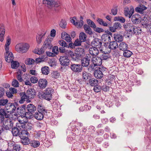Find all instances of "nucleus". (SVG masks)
Returning a JSON list of instances; mask_svg holds the SVG:
<instances>
[{"instance_id":"18","label":"nucleus","mask_w":151,"mask_h":151,"mask_svg":"<svg viewBox=\"0 0 151 151\" xmlns=\"http://www.w3.org/2000/svg\"><path fill=\"white\" fill-rule=\"evenodd\" d=\"M20 96L21 97V100L19 101V102L20 103H22L25 101H26L28 102H31V100H30L28 98L26 95V93L25 92L21 93L19 94Z\"/></svg>"},{"instance_id":"20","label":"nucleus","mask_w":151,"mask_h":151,"mask_svg":"<svg viewBox=\"0 0 151 151\" xmlns=\"http://www.w3.org/2000/svg\"><path fill=\"white\" fill-rule=\"evenodd\" d=\"M5 29L3 24L0 25V41L2 42L4 39Z\"/></svg>"},{"instance_id":"59","label":"nucleus","mask_w":151,"mask_h":151,"mask_svg":"<svg viewBox=\"0 0 151 151\" xmlns=\"http://www.w3.org/2000/svg\"><path fill=\"white\" fill-rule=\"evenodd\" d=\"M59 43L60 45L62 47H67V43L63 40H60L59 41Z\"/></svg>"},{"instance_id":"27","label":"nucleus","mask_w":151,"mask_h":151,"mask_svg":"<svg viewBox=\"0 0 151 151\" xmlns=\"http://www.w3.org/2000/svg\"><path fill=\"white\" fill-rule=\"evenodd\" d=\"M44 114H45L37 111L35 113L34 116L35 118L37 120H41L44 118Z\"/></svg>"},{"instance_id":"11","label":"nucleus","mask_w":151,"mask_h":151,"mask_svg":"<svg viewBox=\"0 0 151 151\" xmlns=\"http://www.w3.org/2000/svg\"><path fill=\"white\" fill-rule=\"evenodd\" d=\"M68 53L72 59L75 61H77L79 60L80 57L81 56V54L80 52H74L70 50L68 51Z\"/></svg>"},{"instance_id":"40","label":"nucleus","mask_w":151,"mask_h":151,"mask_svg":"<svg viewBox=\"0 0 151 151\" xmlns=\"http://www.w3.org/2000/svg\"><path fill=\"white\" fill-rule=\"evenodd\" d=\"M91 74L88 73L86 71H84L82 73V78L83 80L85 81L88 80V79H90L91 78Z\"/></svg>"},{"instance_id":"2","label":"nucleus","mask_w":151,"mask_h":151,"mask_svg":"<svg viewBox=\"0 0 151 151\" xmlns=\"http://www.w3.org/2000/svg\"><path fill=\"white\" fill-rule=\"evenodd\" d=\"M29 47V45L27 44L20 43L16 45L15 48L18 52L24 53L27 51Z\"/></svg>"},{"instance_id":"15","label":"nucleus","mask_w":151,"mask_h":151,"mask_svg":"<svg viewBox=\"0 0 151 151\" xmlns=\"http://www.w3.org/2000/svg\"><path fill=\"white\" fill-rule=\"evenodd\" d=\"M102 42L101 40L98 38H95L91 42V45L95 47L100 48L101 47Z\"/></svg>"},{"instance_id":"58","label":"nucleus","mask_w":151,"mask_h":151,"mask_svg":"<svg viewBox=\"0 0 151 151\" xmlns=\"http://www.w3.org/2000/svg\"><path fill=\"white\" fill-rule=\"evenodd\" d=\"M12 85L14 87H17L19 86V82L16 80L14 79L12 83Z\"/></svg>"},{"instance_id":"13","label":"nucleus","mask_w":151,"mask_h":151,"mask_svg":"<svg viewBox=\"0 0 151 151\" xmlns=\"http://www.w3.org/2000/svg\"><path fill=\"white\" fill-rule=\"evenodd\" d=\"M5 53V58L6 61L8 63H10L13 60L14 56L13 53L11 52H9V50H6Z\"/></svg>"},{"instance_id":"43","label":"nucleus","mask_w":151,"mask_h":151,"mask_svg":"<svg viewBox=\"0 0 151 151\" xmlns=\"http://www.w3.org/2000/svg\"><path fill=\"white\" fill-rule=\"evenodd\" d=\"M11 38L9 36H8L7 38L6 39V42L5 45V50H9V46L11 43Z\"/></svg>"},{"instance_id":"21","label":"nucleus","mask_w":151,"mask_h":151,"mask_svg":"<svg viewBox=\"0 0 151 151\" xmlns=\"http://www.w3.org/2000/svg\"><path fill=\"white\" fill-rule=\"evenodd\" d=\"M38 84L40 88H44L47 86V81L45 79H41L38 81Z\"/></svg>"},{"instance_id":"54","label":"nucleus","mask_w":151,"mask_h":151,"mask_svg":"<svg viewBox=\"0 0 151 151\" xmlns=\"http://www.w3.org/2000/svg\"><path fill=\"white\" fill-rule=\"evenodd\" d=\"M42 37H41V34H38L36 37V41L38 44H40L42 42Z\"/></svg>"},{"instance_id":"61","label":"nucleus","mask_w":151,"mask_h":151,"mask_svg":"<svg viewBox=\"0 0 151 151\" xmlns=\"http://www.w3.org/2000/svg\"><path fill=\"white\" fill-rule=\"evenodd\" d=\"M50 10V12L52 13H53V12H58L59 9H58L57 7L52 6H51L50 8H49Z\"/></svg>"},{"instance_id":"7","label":"nucleus","mask_w":151,"mask_h":151,"mask_svg":"<svg viewBox=\"0 0 151 151\" xmlns=\"http://www.w3.org/2000/svg\"><path fill=\"white\" fill-rule=\"evenodd\" d=\"M59 61L60 65L63 66H68L70 63V60L67 56H60L59 59Z\"/></svg>"},{"instance_id":"52","label":"nucleus","mask_w":151,"mask_h":151,"mask_svg":"<svg viewBox=\"0 0 151 151\" xmlns=\"http://www.w3.org/2000/svg\"><path fill=\"white\" fill-rule=\"evenodd\" d=\"M66 25L67 23L65 20L62 19L59 24L60 27L63 29H65Z\"/></svg>"},{"instance_id":"16","label":"nucleus","mask_w":151,"mask_h":151,"mask_svg":"<svg viewBox=\"0 0 151 151\" xmlns=\"http://www.w3.org/2000/svg\"><path fill=\"white\" fill-rule=\"evenodd\" d=\"M52 40V39L50 38V37H47L43 44V45L45 47V48H48L49 49H51L53 47L51 43Z\"/></svg>"},{"instance_id":"46","label":"nucleus","mask_w":151,"mask_h":151,"mask_svg":"<svg viewBox=\"0 0 151 151\" xmlns=\"http://www.w3.org/2000/svg\"><path fill=\"white\" fill-rule=\"evenodd\" d=\"M132 54V52L131 51L127 49L124 51L123 55L126 58H129Z\"/></svg>"},{"instance_id":"29","label":"nucleus","mask_w":151,"mask_h":151,"mask_svg":"<svg viewBox=\"0 0 151 151\" xmlns=\"http://www.w3.org/2000/svg\"><path fill=\"white\" fill-rule=\"evenodd\" d=\"M42 3L43 4H46L47 7L50 8L51 6H53L54 4V0H43Z\"/></svg>"},{"instance_id":"31","label":"nucleus","mask_w":151,"mask_h":151,"mask_svg":"<svg viewBox=\"0 0 151 151\" xmlns=\"http://www.w3.org/2000/svg\"><path fill=\"white\" fill-rule=\"evenodd\" d=\"M37 109L38 112H42L45 114L47 112V110L45 109L44 106L41 104L39 105L38 106Z\"/></svg>"},{"instance_id":"44","label":"nucleus","mask_w":151,"mask_h":151,"mask_svg":"<svg viewBox=\"0 0 151 151\" xmlns=\"http://www.w3.org/2000/svg\"><path fill=\"white\" fill-rule=\"evenodd\" d=\"M16 127L20 131L22 130L23 129H25L26 130H28V129H29V128L27 127L26 124H17Z\"/></svg>"},{"instance_id":"3","label":"nucleus","mask_w":151,"mask_h":151,"mask_svg":"<svg viewBox=\"0 0 151 151\" xmlns=\"http://www.w3.org/2000/svg\"><path fill=\"white\" fill-rule=\"evenodd\" d=\"M18 106V104L16 102L9 103L6 105L5 106V109L7 111V112L12 114L14 112Z\"/></svg>"},{"instance_id":"24","label":"nucleus","mask_w":151,"mask_h":151,"mask_svg":"<svg viewBox=\"0 0 151 151\" xmlns=\"http://www.w3.org/2000/svg\"><path fill=\"white\" fill-rule=\"evenodd\" d=\"M90 59L88 57H85L81 60V66L83 67H86L89 65Z\"/></svg>"},{"instance_id":"37","label":"nucleus","mask_w":151,"mask_h":151,"mask_svg":"<svg viewBox=\"0 0 151 151\" xmlns=\"http://www.w3.org/2000/svg\"><path fill=\"white\" fill-rule=\"evenodd\" d=\"M89 81V83L90 85L92 86H94L98 84V80L95 78L90 79Z\"/></svg>"},{"instance_id":"32","label":"nucleus","mask_w":151,"mask_h":151,"mask_svg":"<svg viewBox=\"0 0 151 151\" xmlns=\"http://www.w3.org/2000/svg\"><path fill=\"white\" fill-rule=\"evenodd\" d=\"M22 143L24 145H27L30 143V139L28 137H20Z\"/></svg>"},{"instance_id":"35","label":"nucleus","mask_w":151,"mask_h":151,"mask_svg":"<svg viewBox=\"0 0 151 151\" xmlns=\"http://www.w3.org/2000/svg\"><path fill=\"white\" fill-rule=\"evenodd\" d=\"M118 47V45L117 42L115 41H113L110 42L109 45V47L112 50H115Z\"/></svg>"},{"instance_id":"9","label":"nucleus","mask_w":151,"mask_h":151,"mask_svg":"<svg viewBox=\"0 0 151 151\" xmlns=\"http://www.w3.org/2000/svg\"><path fill=\"white\" fill-rule=\"evenodd\" d=\"M122 26L121 24L118 22L114 23L112 26H111V25L109 24V26L108 27L109 28V30L111 32H115L117 29H120L121 28Z\"/></svg>"},{"instance_id":"45","label":"nucleus","mask_w":151,"mask_h":151,"mask_svg":"<svg viewBox=\"0 0 151 151\" xmlns=\"http://www.w3.org/2000/svg\"><path fill=\"white\" fill-rule=\"evenodd\" d=\"M132 30L134 33L136 35L141 34L142 32V30L139 27H136L134 26L133 27Z\"/></svg>"},{"instance_id":"38","label":"nucleus","mask_w":151,"mask_h":151,"mask_svg":"<svg viewBox=\"0 0 151 151\" xmlns=\"http://www.w3.org/2000/svg\"><path fill=\"white\" fill-rule=\"evenodd\" d=\"M87 35L83 32H81L80 33L79 39L82 42H85L86 40Z\"/></svg>"},{"instance_id":"8","label":"nucleus","mask_w":151,"mask_h":151,"mask_svg":"<svg viewBox=\"0 0 151 151\" xmlns=\"http://www.w3.org/2000/svg\"><path fill=\"white\" fill-rule=\"evenodd\" d=\"M5 124L3 125V127L6 130L12 128L13 126V120L10 119H6L4 121Z\"/></svg>"},{"instance_id":"55","label":"nucleus","mask_w":151,"mask_h":151,"mask_svg":"<svg viewBox=\"0 0 151 151\" xmlns=\"http://www.w3.org/2000/svg\"><path fill=\"white\" fill-rule=\"evenodd\" d=\"M46 48L43 45L42 46L40 49H38V54L40 55L42 53H43L45 52V50Z\"/></svg>"},{"instance_id":"49","label":"nucleus","mask_w":151,"mask_h":151,"mask_svg":"<svg viewBox=\"0 0 151 151\" xmlns=\"http://www.w3.org/2000/svg\"><path fill=\"white\" fill-rule=\"evenodd\" d=\"M11 62V66L12 68L16 69L19 65V63L17 61L13 60Z\"/></svg>"},{"instance_id":"64","label":"nucleus","mask_w":151,"mask_h":151,"mask_svg":"<svg viewBox=\"0 0 151 151\" xmlns=\"http://www.w3.org/2000/svg\"><path fill=\"white\" fill-rule=\"evenodd\" d=\"M13 149L16 151H19L21 149V147L19 145L15 144L14 145Z\"/></svg>"},{"instance_id":"48","label":"nucleus","mask_w":151,"mask_h":151,"mask_svg":"<svg viewBox=\"0 0 151 151\" xmlns=\"http://www.w3.org/2000/svg\"><path fill=\"white\" fill-rule=\"evenodd\" d=\"M30 144L31 146L34 147L35 148L38 147L40 145V143L39 141L35 140H33L30 142Z\"/></svg>"},{"instance_id":"47","label":"nucleus","mask_w":151,"mask_h":151,"mask_svg":"<svg viewBox=\"0 0 151 151\" xmlns=\"http://www.w3.org/2000/svg\"><path fill=\"white\" fill-rule=\"evenodd\" d=\"M25 130H22L21 131L20 137H23L26 136L28 137V135H29V133L27 131Z\"/></svg>"},{"instance_id":"4","label":"nucleus","mask_w":151,"mask_h":151,"mask_svg":"<svg viewBox=\"0 0 151 151\" xmlns=\"http://www.w3.org/2000/svg\"><path fill=\"white\" fill-rule=\"evenodd\" d=\"M83 17L81 16H80V20L78 21L76 17H74L71 19V22L73 24L77 27L81 28L83 25Z\"/></svg>"},{"instance_id":"39","label":"nucleus","mask_w":151,"mask_h":151,"mask_svg":"<svg viewBox=\"0 0 151 151\" xmlns=\"http://www.w3.org/2000/svg\"><path fill=\"white\" fill-rule=\"evenodd\" d=\"M102 39L106 42H111V37L110 35L108 34H104L101 36Z\"/></svg>"},{"instance_id":"17","label":"nucleus","mask_w":151,"mask_h":151,"mask_svg":"<svg viewBox=\"0 0 151 151\" xmlns=\"http://www.w3.org/2000/svg\"><path fill=\"white\" fill-rule=\"evenodd\" d=\"M0 120L2 122L4 121L5 119V117L6 118H9L10 117V115L8 114L5 112L4 109H0Z\"/></svg>"},{"instance_id":"30","label":"nucleus","mask_w":151,"mask_h":151,"mask_svg":"<svg viewBox=\"0 0 151 151\" xmlns=\"http://www.w3.org/2000/svg\"><path fill=\"white\" fill-rule=\"evenodd\" d=\"M147 9V7L144 5L142 4H140L138 7H136L135 9V10L136 12L139 13H142L143 12L144 10H146Z\"/></svg>"},{"instance_id":"26","label":"nucleus","mask_w":151,"mask_h":151,"mask_svg":"<svg viewBox=\"0 0 151 151\" xmlns=\"http://www.w3.org/2000/svg\"><path fill=\"white\" fill-rule=\"evenodd\" d=\"M12 132L13 135L14 136H19L20 137V130L17 127H14L12 129Z\"/></svg>"},{"instance_id":"6","label":"nucleus","mask_w":151,"mask_h":151,"mask_svg":"<svg viewBox=\"0 0 151 151\" xmlns=\"http://www.w3.org/2000/svg\"><path fill=\"white\" fill-rule=\"evenodd\" d=\"M26 105H23L22 106L17 107V111L19 115L26 116L28 114V113L26 112Z\"/></svg>"},{"instance_id":"1","label":"nucleus","mask_w":151,"mask_h":151,"mask_svg":"<svg viewBox=\"0 0 151 151\" xmlns=\"http://www.w3.org/2000/svg\"><path fill=\"white\" fill-rule=\"evenodd\" d=\"M53 90L51 88H47L42 94H41L40 96L42 98L48 101H50L52 99V94L53 93Z\"/></svg>"},{"instance_id":"28","label":"nucleus","mask_w":151,"mask_h":151,"mask_svg":"<svg viewBox=\"0 0 151 151\" xmlns=\"http://www.w3.org/2000/svg\"><path fill=\"white\" fill-rule=\"evenodd\" d=\"M118 47L120 50L123 51H124L128 48V45L124 42H122L120 43Z\"/></svg>"},{"instance_id":"19","label":"nucleus","mask_w":151,"mask_h":151,"mask_svg":"<svg viewBox=\"0 0 151 151\" xmlns=\"http://www.w3.org/2000/svg\"><path fill=\"white\" fill-rule=\"evenodd\" d=\"M91 62L93 65L96 66H100L101 65L102 61L100 57H93L91 59Z\"/></svg>"},{"instance_id":"33","label":"nucleus","mask_w":151,"mask_h":151,"mask_svg":"<svg viewBox=\"0 0 151 151\" xmlns=\"http://www.w3.org/2000/svg\"><path fill=\"white\" fill-rule=\"evenodd\" d=\"M85 32L90 35L93 34V32L90 27L88 24H85L83 26Z\"/></svg>"},{"instance_id":"12","label":"nucleus","mask_w":151,"mask_h":151,"mask_svg":"<svg viewBox=\"0 0 151 151\" xmlns=\"http://www.w3.org/2000/svg\"><path fill=\"white\" fill-rule=\"evenodd\" d=\"M26 95L29 99L34 98L36 94V92L34 88H30L26 91Z\"/></svg>"},{"instance_id":"63","label":"nucleus","mask_w":151,"mask_h":151,"mask_svg":"<svg viewBox=\"0 0 151 151\" xmlns=\"http://www.w3.org/2000/svg\"><path fill=\"white\" fill-rule=\"evenodd\" d=\"M45 60V58L44 57H42V56L41 57H40L38 58H37L35 59V62L36 63H40L42 61H43Z\"/></svg>"},{"instance_id":"62","label":"nucleus","mask_w":151,"mask_h":151,"mask_svg":"<svg viewBox=\"0 0 151 151\" xmlns=\"http://www.w3.org/2000/svg\"><path fill=\"white\" fill-rule=\"evenodd\" d=\"M96 66L93 65V64H91L88 67V71L91 72L93 71L94 70V67Z\"/></svg>"},{"instance_id":"57","label":"nucleus","mask_w":151,"mask_h":151,"mask_svg":"<svg viewBox=\"0 0 151 151\" xmlns=\"http://www.w3.org/2000/svg\"><path fill=\"white\" fill-rule=\"evenodd\" d=\"M100 58L102 60H106L109 58V54L108 53H103L102 54Z\"/></svg>"},{"instance_id":"10","label":"nucleus","mask_w":151,"mask_h":151,"mask_svg":"<svg viewBox=\"0 0 151 151\" xmlns=\"http://www.w3.org/2000/svg\"><path fill=\"white\" fill-rule=\"evenodd\" d=\"M131 18L132 22L134 24H138L141 21V16L138 14L133 15Z\"/></svg>"},{"instance_id":"51","label":"nucleus","mask_w":151,"mask_h":151,"mask_svg":"<svg viewBox=\"0 0 151 151\" xmlns=\"http://www.w3.org/2000/svg\"><path fill=\"white\" fill-rule=\"evenodd\" d=\"M35 61L32 58L27 59L25 60V63L28 65H31L34 63Z\"/></svg>"},{"instance_id":"23","label":"nucleus","mask_w":151,"mask_h":151,"mask_svg":"<svg viewBox=\"0 0 151 151\" xmlns=\"http://www.w3.org/2000/svg\"><path fill=\"white\" fill-rule=\"evenodd\" d=\"M36 107L33 104H28L27 107V109L28 111V112H27L28 113H30L31 114H33L35 111L36 110Z\"/></svg>"},{"instance_id":"50","label":"nucleus","mask_w":151,"mask_h":151,"mask_svg":"<svg viewBox=\"0 0 151 151\" xmlns=\"http://www.w3.org/2000/svg\"><path fill=\"white\" fill-rule=\"evenodd\" d=\"M87 24H88V25H89V26L92 27L94 29L95 28V27H96V25L95 23L92 21V20L90 19H87Z\"/></svg>"},{"instance_id":"14","label":"nucleus","mask_w":151,"mask_h":151,"mask_svg":"<svg viewBox=\"0 0 151 151\" xmlns=\"http://www.w3.org/2000/svg\"><path fill=\"white\" fill-rule=\"evenodd\" d=\"M102 68L99 67L98 69L95 70L94 73V75L95 77L97 78L100 79L103 76V73Z\"/></svg>"},{"instance_id":"41","label":"nucleus","mask_w":151,"mask_h":151,"mask_svg":"<svg viewBox=\"0 0 151 151\" xmlns=\"http://www.w3.org/2000/svg\"><path fill=\"white\" fill-rule=\"evenodd\" d=\"M42 74L45 75H47L49 73L50 70L49 68L47 66H44L41 69Z\"/></svg>"},{"instance_id":"25","label":"nucleus","mask_w":151,"mask_h":151,"mask_svg":"<svg viewBox=\"0 0 151 151\" xmlns=\"http://www.w3.org/2000/svg\"><path fill=\"white\" fill-rule=\"evenodd\" d=\"M97 48L94 47H90L89 50V53L92 55L96 56L99 53V50Z\"/></svg>"},{"instance_id":"34","label":"nucleus","mask_w":151,"mask_h":151,"mask_svg":"<svg viewBox=\"0 0 151 151\" xmlns=\"http://www.w3.org/2000/svg\"><path fill=\"white\" fill-rule=\"evenodd\" d=\"M141 22L142 25L145 28H146L150 24H148L149 22L148 19L145 17H144L142 19H141Z\"/></svg>"},{"instance_id":"36","label":"nucleus","mask_w":151,"mask_h":151,"mask_svg":"<svg viewBox=\"0 0 151 151\" xmlns=\"http://www.w3.org/2000/svg\"><path fill=\"white\" fill-rule=\"evenodd\" d=\"M124 28L127 31L131 32L132 31L133 27L132 25L130 23H126L124 26Z\"/></svg>"},{"instance_id":"22","label":"nucleus","mask_w":151,"mask_h":151,"mask_svg":"<svg viewBox=\"0 0 151 151\" xmlns=\"http://www.w3.org/2000/svg\"><path fill=\"white\" fill-rule=\"evenodd\" d=\"M114 38L116 42H121L123 40L124 37L120 33H117L114 34Z\"/></svg>"},{"instance_id":"56","label":"nucleus","mask_w":151,"mask_h":151,"mask_svg":"<svg viewBox=\"0 0 151 151\" xmlns=\"http://www.w3.org/2000/svg\"><path fill=\"white\" fill-rule=\"evenodd\" d=\"M58 47L57 46H54L52 48V52L53 53L56 55H57L59 53L58 50Z\"/></svg>"},{"instance_id":"60","label":"nucleus","mask_w":151,"mask_h":151,"mask_svg":"<svg viewBox=\"0 0 151 151\" xmlns=\"http://www.w3.org/2000/svg\"><path fill=\"white\" fill-rule=\"evenodd\" d=\"M101 86H99L98 85L94 86L93 88L94 91L96 92H99L101 91Z\"/></svg>"},{"instance_id":"42","label":"nucleus","mask_w":151,"mask_h":151,"mask_svg":"<svg viewBox=\"0 0 151 151\" xmlns=\"http://www.w3.org/2000/svg\"><path fill=\"white\" fill-rule=\"evenodd\" d=\"M97 22L100 25H102L104 27H108L109 25V24L104 21L101 18H98L97 20Z\"/></svg>"},{"instance_id":"53","label":"nucleus","mask_w":151,"mask_h":151,"mask_svg":"<svg viewBox=\"0 0 151 151\" xmlns=\"http://www.w3.org/2000/svg\"><path fill=\"white\" fill-rule=\"evenodd\" d=\"M8 99H0V106H6V104L8 103Z\"/></svg>"},{"instance_id":"5","label":"nucleus","mask_w":151,"mask_h":151,"mask_svg":"<svg viewBox=\"0 0 151 151\" xmlns=\"http://www.w3.org/2000/svg\"><path fill=\"white\" fill-rule=\"evenodd\" d=\"M70 68L73 71L76 73L80 72L83 70L82 66L79 64H72Z\"/></svg>"}]
</instances>
